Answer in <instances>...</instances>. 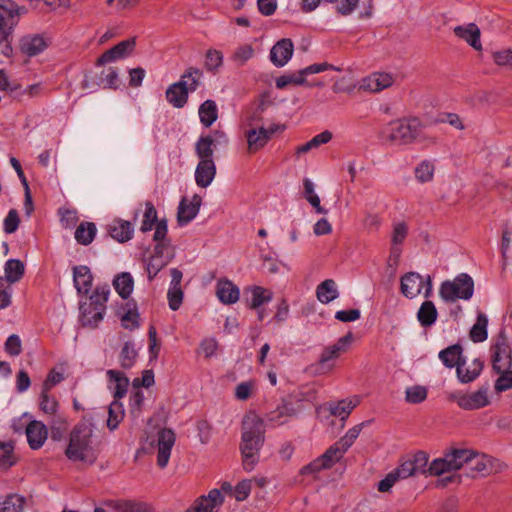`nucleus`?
Wrapping results in <instances>:
<instances>
[{
    "label": "nucleus",
    "mask_w": 512,
    "mask_h": 512,
    "mask_svg": "<svg viewBox=\"0 0 512 512\" xmlns=\"http://www.w3.org/2000/svg\"><path fill=\"white\" fill-rule=\"evenodd\" d=\"M25 499L17 494L0 499V512H23Z\"/></svg>",
    "instance_id": "49530a36"
},
{
    "label": "nucleus",
    "mask_w": 512,
    "mask_h": 512,
    "mask_svg": "<svg viewBox=\"0 0 512 512\" xmlns=\"http://www.w3.org/2000/svg\"><path fill=\"white\" fill-rule=\"evenodd\" d=\"M346 451L347 450L342 447L341 444H339V441H337L330 448H328L321 457L322 460H324L327 466L330 468L343 457Z\"/></svg>",
    "instance_id": "864d4df0"
},
{
    "label": "nucleus",
    "mask_w": 512,
    "mask_h": 512,
    "mask_svg": "<svg viewBox=\"0 0 512 512\" xmlns=\"http://www.w3.org/2000/svg\"><path fill=\"white\" fill-rule=\"evenodd\" d=\"M108 233L119 243H125L133 237L134 229L131 222L116 219L108 226Z\"/></svg>",
    "instance_id": "5701e85b"
},
{
    "label": "nucleus",
    "mask_w": 512,
    "mask_h": 512,
    "mask_svg": "<svg viewBox=\"0 0 512 512\" xmlns=\"http://www.w3.org/2000/svg\"><path fill=\"white\" fill-rule=\"evenodd\" d=\"M125 313L121 317L122 326L125 329L134 330L139 327V313L135 300H128L124 306Z\"/></svg>",
    "instance_id": "473e14b6"
},
{
    "label": "nucleus",
    "mask_w": 512,
    "mask_h": 512,
    "mask_svg": "<svg viewBox=\"0 0 512 512\" xmlns=\"http://www.w3.org/2000/svg\"><path fill=\"white\" fill-rule=\"evenodd\" d=\"M279 128L280 126L278 125H272L269 128L259 127L249 129L245 134L248 143V151L254 153L262 149Z\"/></svg>",
    "instance_id": "ddd939ff"
},
{
    "label": "nucleus",
    "mask_w": 512,
    "mask_h": 512,
    "mask_svg": "<svg viewBox=\"0 0 512 512\" xmlns=\"http://www.w3.org/2000/svg\"><path fill=\"white\" fill-rule=\"evenodd\" d=\"M392 83L393 78L390 74L373 73L362 80L360 88L365 91L379 92L390 87Z\"/></svg>",
    "instance_id": "aec40b11"
},
{
    "label": "nucleus",
    "mask_w": 512,
    "mask_h": 512,
    "mask_svg": "<svg viewBox=\"0 0 512 512\" xmlns=\"http://www.w3.org/2000/svg\"><path fill=\"white\" fill-rule=\"evenodd\" d=\"M174 444L175 434L171 429L164 428L158 432L157 465L160 468L167 466Z\"/></svg>",
    "instance_id": "2eb2a0df"
},
{
    "label": "nucleus",
    "mask_w": 512,
    "mask_h": 512,
    "mask_svg": "<svg viewBox=\"0 0 512 512\" xmlns=\"http://www.w3.org/2000/svg\"><path fill=\"white\" fill-rule=\"evenodd\" d=\"M491 351L492 368L496 373L506 371L512 367V350L504 330L499 332Z\"/></svg>",
    "instance_id": "6e6552de"
},
{
    "label": "nucleus",
    "mask_w": 512,
    "mask_h": 512,
    "mask_svg": "<svg viewBox=\"0 0 512 512\" xmlns=\"http://www.w3.org/2000/svg\"><path fill=\"white\" fill-rule=\"evenodd\" d=\"M487 325V316L482 312H478L476 322L469 332V337L474 343L483 342L487 339Z\"/></svg>",
    "instance_id": "58836bf2"
},
{
    "label": "nucleus",
    "mask_w": 512,
    "mask_h": 512,
    "mask_svg": "<svg viewBox=\"0 0 512 512\" xmlns=\"http://www.w3.org/2000/svg\"><path fill=\"white\" fill-rule=\"evenodd\" d=\"M26 13L25 7H21L12 0H0V14H3L13 21L15 16H20Z\"/></svg>",
    "instance_id": "13d9d810"
},
{
    "label": "nucleus",
    "mask_w": 512,
    "mask_h": 512,
    "mask_svg": "<svg viewBox=\"0 0 512 512\" xmlns=\"http://www.w3.org/2000/svg\"><path fill=\"white\" fill-rule=\"evenodd\" d=\"M438 311L435 304L430 301H424L418 312H417V320L419 321L422 327H431L437 320Z\"/></svg>",
    "instance_id": "c756f323"
},
{
    "label": "nucleus",
    "mask_w": 512,
    "mask_h": 512,
    "mask_svg": "<svg viewBox=\"0 0 512 512\" xmlns=\"http://www.w3.org/2000/svg\"><path fill=\"white\" fill-rule=\"evenodd\" d=\"M138 356V353L134 347V343L127 341L124 343L121 352L119 354L120 365L123 369H130Z\"/></svg>",
    "instance_id": "a18cd8bd"
},
{
    "label": "nucleus",
    "mask_w": 512,
    "mask_h": 512,
    "mask_svg": "<svg viewBox=\"0 0 512 512\" xmlns=\"http://www.w3.org/2000/svg\"><path fill=\"white\" fill-rule=\"evenodd\" d=\"M115 507L118 512H149L146 503L133 500H120Z\"/></svg>",
    "instance_id": "052dcab7"
},
{
    "label": "nucleus",
    "mask_w": 512,
    "mask_h": 512,
    "mask_svg": "<svg viewBox=\"0 0 512 512\" xmlns=\"http://www.w3.org/2000/svg\"><path fill=\"white\" fill-rule=\"evenodd\" d=\"M356 405L357 404L351 400H341L335 404L330 405V413L333 416L340 417L341 420H345L356 407Z\"/></svg>",
    "instance_id": "4d7b16f0"
},
{
    "label": "nucleus",
    "mask_w": 512,
    "mask_h": 512,
    "mask_svg": "<svg viewBox=\"0 0 512 512\" xmlns=\"http://www.w3.org/2000/svg\"><path fill=\"white\" fill-rule=\"evenodd\" d=\"M14 445L10 442H0V468L8 469L15 464L13 455Z\"/></svg>",
    "instance_id": "603ef678"
},
{
    "label": "nucleus",
    "mask_w": 512,
    "mask_h": 512,
    "mask_svg": "<svg viewBox=\"0 0 512 512\" xmlns=\"http://www.w3.org/2000/svg\"><path fill=\"white\" fill-rule=\"evenodd\" d=\"M173 255L167 256L166 259H159L158 257H150L146 270L148 279L152 281L156 275L171 261Z\"/></svg>",
    "instance_id": "bf43d9fd"
},
{
    "label": "nucleus",
    "mask_w": 512,
    "mask_h": 512,
    "mask_svg": "<svg viewBox=\"0 0 512 512\" xmlns=\"http://www.w3.org/2000/svg\"><path fill=\"white\" fill-rule=\"evenodd\" d=\"M332 133L328 130H325L321 132L320 134H317L314 136L311 140L308 142L299 145L295 149V155L299 157L302 154L308 153L312 149L318 148L319 146L323 144H327L332 139Z\"/></svg>",
    "instance_id": "c9c22d12"
},
{
    "label": "nucleus",
    "mask_w": 512,
    "mask_h": 512,
    "mask_svg": "<svg viewBox=\"0 0 512 512\" xmlns=\"http://www.w3.org/2000/svg\"><path fill=\"white\" fill-rule=\"evenodd\" d=\"M271 298H272L271 292H269L268 290H266L260 286H256L252 289V297H251L250 307L252 309H257L265 302H269L271 300Z\"/></svg>",
    "instance_id": "0e129e2a"
},
{
    "label": "nucleus",
    "mask_w": 512,
    "mask_h": 512,
    "mask_svg": "<svg viewBox=\"0 0 512 512\" xmlns=\"http://www.w3.org/2000/svg\"><path fill=\"white\" fill-rule=\"evenodd\" d=\"M369 423L370 421H365L349 429L347 433L338 440L339 444H341L342 447L348 450L359 436L362 428Z\"/></svg>",
    "instance_id": "69168bd1"
},
{
    "label": "nucleus",
    "mask_w": 512,
    "mask_h": 512,
    "mask_svg": "<svg viewBox=\"0 0 512 512\" xmlns=\"http://www.w3.org/2000/svg\"><path fill=\"white\" fill-rule=\"evenodd\" d=\"M124 418V409L121 402L114 400L108 407L107 427L113 431Z\"/></svg>",
    "instance_id": "c03bdc74"
},
{
    "label": "nucleus",
    "mask_w": 512,
    "mask_h": 512,
    "mask_svg": "<svg viewBox=\"0 0 512 512\" xmlns=\"http://www.w3.org/2000/svg\"><path fill=\"white\" fill-rule=\"evenodd\" d=\"M223 64V54L216 49H209L205 55L204 66L208 72L215 74Z\"/></svg>",
    "instance_id": "8fccbe9b"
},
{
    "label": "nucleus",
    "mask_w": 512,
    "mask_h": 512,
    "mask_svg": "<svg viewBox=\"0 0 512 512\" xmlns=\"http://www.w3.org/2000/svg\"><path fill=\"white\" fill-rule=\"evenodd\" d=\"M5 277L4 280H7V283L12 285L13 283L18 282L24 275L25 266L22 261L18 259H9L5 263Z\"/></svg>",
    "instance_id": "ea45409f"
},
{
    "label": "nucleus",
    "mask_w": 512,
    "mask_h": 512,
    "mask_svg": "<svg viewBox=\"0 0 512 512\" xmlns=\"http://www.w3.org/2000/svg\"><path fill=\"white\" fill-rule=\"evenodd\" d=\"M296 415V410L291 403L283 401L274 410L266 414V421L273 426H280Z\"/></svg>",
    "instance_id": "6ab92c4d"
},
{
    "label": "nucleus",
    "mask_w": 512,
    "mask_h": 512,
    "mask_svg": "<svg viewBox=\"0 0 512 512\" xmlns=\"http://www.w3.org/2000/svg\"><path fill=\"white\" fill-rule=\"evenodd\" d=\"M71 461L93 464L98 453L92 446V429L86 424H78L70 435L69 445L65 451Z\"/></svg>",
    "instance_id": "f03ea898"
},
{
    "label": "nucleus",
    "mask_w": 512,
    "mask_h": 512,
    "mask_svg": "<svg viewBox=\"0 0 512 512\" xmlns=\"http://www.w3.org/2000/svg\"><path fill=\"white\" fill-rule=\"evenodd\" d=\"M224 497L218 489H212L207 495H201L195 499L193 505L186 512H218L223 504Z\"/></svg>",
    "instance_id": "4468645a"
},
{
    "label": "nucleus",
    "mask_w": 512,
    "mask_h": 512,
    "mask_svg": "<svg viewBox=\"0 0 512 512\" xmlns=\"http://www.w3.org/2000/svg\"><path fill=\"white\" fill-rule=\"evenodd\" d=\"M454 34L467 42L475 50L480 51L482 49L480 40L481 33L476 24L470 23L466 26H456L454 28Z\"/></svg>",
    "instance_id": "412c9836"
},
{
    "label": "nucleus",
    "mask_w": 512,
    "mask_h": 512,
    "mask_svg": "<svg viewBox=\"0 0 512 512\" xmlns=\"http://www.w3.org/2000/svg\"><path fill=\"white\" fill-rule=\"evenodd\" d=\"M136 46L135 38H129L121 41L112 48L106 50L96 60V66H102L107 63L114 62L118 59H123L132 54Z\"/></svg>",
    "instance_id": "f8f14e48"
},
{
    "label": "nucleus",
    "mask_w": 512,
    "mask_h": 512,
    "mask_svg": "<svg viewBox=\"0 0 512 512\" xmlns=\"http://www.w3.org/2000/svg\"><path fill=\"white\" fill-rule=\"evenodd\" d=\"M216 175V165L213 160L199 161L195 170L196 184L201 188L208 187Z\"/></svg>",
    "instance_id": "4be33fe9"
},
{
    "label": "nucleus",
    "mask_w": 512,
    "mask_h": 512,
    "mask_svg": "<svg viewBox=\"0 0 512 512\" xmlns=\"http://www.w3.org/2000/svg\"><path fill=\"white\" fill-rule=\"evenodd\" d=\"M97 233V227L93 222H81L75 230V240L77 243L87 246L94 240Z\"/></svg>",
    "instance_id": "f704fd0d"
},
{
    "label": "nucleus",
    "mask_w": 512,
    "mask_h": 512,
    "mask_svg": "<svg viewBox=\"0 0 512 512\" xmlns=\"http://www.w3.org/2000/svg\"><path fill=\"white\" fill-rule=\"evenodd\" d=\"M451 399L455 400L457 405L464 410H477L487 406L490 401L488 398V387H480L471 394H453Z\"/></svg>",
    "instance_id": "9b49d317"
},
{
    "label": "nucleus",
    "mask_w": 512,
    "mask_h": 512,
    "mask_svg": "<svg viewBox=\"0 0 512 512\" xmlns=\"http://www.w3.org/2000/svg\"><path fill=\"white\" fill-rule=\"evenodd\" d=\"M409 460L412 463V466L415 468L416 474L428 473L429 457L426 452L418 451Z\"/></svg>",
    "instance_id": "338daca9"
},
{
    "label": "nucleus",
    "mask_w": 512,
    "mask_h": 512,
    "mask_svg": "<svg viewBox=\"0 0 512 512\" xmlns=\"http://www.w3.org/2000/svg\"><path fill=\"white\" fill-rule=\"evenodd\" d=\"M467 468L469 472L467 475L476 478L478 476H485L489 474L491 468L489 466V459L485 455H480L474 451V456L470 457Z\"/></svg>",
    "instance_id": "c85d7f7f"
},
{
    "label": "nucleus",
    "mask_w": 512,
    "mask_h": 512,
    "mask_svg": "<svg viewBox=\"0 0 512 512\" xmlns=\"http://www.w3.org/2000/svg\"><path fill=\"white\" fill-rule=\"evenodd\" d=\"M316 296L323 304H328L338 298L339 292L337 290L336 282L333 279H326L321 282L317 286Z\"/></svg>",
    "instance_id": "2f4dec72"
},
{
    "label": "nucleus",
    "mask_w": 512,
    "mask_h": 512,
    "mask_svg": "<svg viewBox=\"0 0 512 512\" xmlns=\"http://www.w3.org/2000/svg\"><path fill=\"white\" fill-rule=\"evenodd\" d=\"M27 441L31 449H39L48 436L46 426L37 420L31 421L26 427Z\"/></svg>",
    "instance_id": "a211bd4d"
},
{
    "label": "nucleus",
    "mask_w": 512,
    "mask_h": 512,
    "mask_svg": "<svg viewBox=\"0 0 512 512\" xmlns=\"http://www.w3.org/2000/svg\"><path fill=\"white\" fill-rule=\"evenodd\" d=\"M113 286L121 298L127 299L133 291V277L128 272H122L114 278Z\"/></svg>",
    "instance_id": "4c0bfd02"
},
{
    "label": "nucleus",
    "mask_w": 512,
    "mask_h": 512,
    "mask_svg": "<svg viewBox=\"0 0 512 512\" xmlns=\"http://www.w3.org/2000/svg\"><path fill=\"white\" fill-rule=\"evenodd\" d=\"M434 171V164L431 161L424 160L416 166L414 173L419 182L426 183L433 179Z\"/></svg>",
    "instance_id": "3c124183"
},
{
    "label": "nucleus",
    "mask_w": 512,
    "mask_h": 512,
    "mask_svg": "<svg viewBox=\"0 0 512 512\" xmlns=\"http://www.w3.org/2000/svg\"><path fill=\"white\" fill-rule=\"evenodd\" d=\"M271 104L272 102L269 100L268 96L261 95L246 117L247 124L251 127L260 124L263 121L264 112Z\"/></svg>",
    "instance_id": "72a5a7b5"
},
{
    "label": "nucleus",
    "mask_w": 512,
    "mask_h": 512,
    "mask_svg": "<svg viewBox=\"0 0 512 512\" xmlns=\"http://www.w3.org/2000/svg\"><path fill=\"white\" fill-rule=\"evenodd\" d=\"M254 55V49L250 44H244L235 49L231 55V60L237 66H243Z\"/></svg>",
    "instance_id": "6e6d98bb"
},
{
    "label": "nucleus",
    "mask_w": 512,
    "mask_h": 512,
    "mask_svg": "<svg viewBox=\"0 0 512 512\" xmlns=\"http://www.w3.org/2000/svg\"><path fill=\"white\" fill-rule=\"evenodd\" d=\"M145 212L141 224V231L148 232L151 231L154 225L157 223V211L154 205L151 202H146L145 204Z\"/></svg>",
    "instance_id": "680f3d73"
},
{
    "label": "nucleus",
    "mask_w": 512,
    "mask_h": 512,
    "mask_svg": "<svg viewBox=\"0 0 512 512\" xmlns=\"http://www.w3.org/2000/svg\"><path fill=\"white\" fill-rule=\"evenodd\" d=\"M214 146L207 136H201L195 143V152L200 161L213 160Z\"/></svg>",
    "instance_id": "de8ad7c7"
},
{
    "label": "nucleus",
    "mask_w": 512,
    "mask_h": 512,
    "mask_svg": "<svg viewBox=\"0 0 512 512\" xmlns=\"http://www.w3.org/2000/svg\"><path fill=\"white\" fill-rule=\"evenodd\" d=\"M483 369V362L480 359H475L471 365L466 367V359L457 367V377L461 383H470L474 381Z\"/></svg>",
    "instance_id": "bb28decb"
},
{
    "label": "nucleus",
    "mask_w": 512,
    "mask_h": 512,
    "mask_svg": "<svg viewBox=\"0 0 512 512\" xmlns=\"http://www.w3.org/2000/svg\"><path fill=\"white\" fill-rule=\"evenodd\" d=\"M474 293V281L471 276L461 273L453 280L443 281L440 285L439 296L446 303L458 299L469 300Z\"/></svg>",
    "instance_id": "39448f33"
},
{
    "label": "nucleus",
    "mask_w": 512,
    "mask_h": 512,
    "mask_svg": "<svg viewBox=\"0 0 512 512\" xmlns=\"http://www.w3.org/2000/svg\"><path fill=\"white\" fill-rule=\"evenodd\" d=\"M463 348L460 344H454L451 346H448L447 348L441 350L439 352V359L442 361V363L448 367H458L459 364H462V362L465 360V358L462 355Z\"/></svg>",
    "instance_id": "cd10ccee"
},
{
    "label": "nucleus",
    "mask_w": 512,
    "mask_h": 512,
    "mask_svg": "<svg viewBox=\"0 0 512 512\" xmlns=\"http://www.w3.org/2000/svg\"><path fill=\"white\" fill-rule=\"evenodd\" d=\"M202 204V198L198 194L193 195L191 200L183 197L178 206L177 221L183 226L191 222L198 214Z\"/></svg>",
    "instance_id": "dca6fc26"
},
{
    "label": "nucleus",
    "mask_w": 512,
    "mask_h": 512,
    "mask_svg": "<svg viewBox=\"0 0 512 512\" xmlns=\"http://www.w3.org/2000/svg\"><path fill=\"white\" fill-rule=\"evenodd\" d=\"M201 77L200 69L187 68L180 80L167 88L165 95L168 103L175 108H183L188 101L189 92H194L199 87Z\"/></svg>",
    "instance_id": "7ed1b4c3"
},
{
    "label": "nucleus",
    "mask_w": 512,
    "mask_h": 512,
    "mask_svg": "<svg viewBox=\"0 0 512 512\" xmlns=\"http://www.w3.org/2000/svg\"><path fill=\"white\" fill-rule=\"evenodd\" d=\"M423 288L424 297L428 299L431 297L433 290L430 275L423 277L417 272H408L401 277L400 289L405 297L412 299L418 296Z\"/></svg>",
    "instance_id": "423d86ee"
},
{
    "label": "nucleus",
    "mask_w": 512,
    "mask_h": 512,
    "mask_svg": "<svg viewBox=\"0 0 512 512\" xmlns=\"http://www.w3.org/2000/svg\"><path fill=\"white\" fill-rule=\"evenodd\" d=\"M327 70H335V71H341L342 69L340 67H336L329 63H315L310 66H307L304 69L299 70L298 72L289 73L282 75L278 77L275 81L276 87L278 89H284L290 84L293 85H304L306 84V75L309 74H316L320 72H324Z\"/></svg>",
    "instance_id": "1a4fd4ad"
},
{
    "label": "nucleus",
    "mask_w": 512,
    "mask_h": 512,
    "mask_svg": "<svg viewBox=\"0 0 512 512\" xmlns=\"http://www.w3.org/2000/svg\"><path fill=\"white\" fill-rule=\"evenodd\" d=\"M454 471L451 462L448 459L447 452L444 453L443 457L434 459L428 466V473L433 476H440L444 473Z\"/></svg>",
    "instance_id": "09e8293b"
},
{
    "label": "nucleus",
    "mask_w": 512,
    "mask_h": 512,
    "mask_svg": "<svg viewBox=\"0 0 512 512\" xmlns=\"http://www.w3.org/2000/svg\"><path fill=\"white\" fill-rule=\"evenodd\" d=\"M448 459L451 462L453 470H459L464 465L468 466L471 456H474V451L469 449H451L447 452Z\"/></svg>",
    "instance_id": "79ce46f5"
},
{
    "label": "nucleus",
    "mask_w": 512,
    "mask_h": 512,
    "mask_svg": "<svg viewBox=\"0 0 512 512\" xmlns=\"http://www.w3.org/2000/svg\"><path fill=\"white\" fill-rule=\"evenodd\" d=\"M48 390H44L42 389V393H41V396H40V409L45 413V414H48V415H56V412L58 411V401L54 398V397H51L49 394H48Z\"/></svg>",
    "instance_id": "e2e57ef3"
},
{
    "label": "nucleus",
    "mask_w": 512,
    "mask_h": 512,
    "mask_svg": "<svg viewBox=\"0 0 512 512\" xmlns=\"http://www.w3.org/2000/svg\"><path fill=\"white\" fill-rule=\"evenodd\" d=\"M265 441L264 420L255 413L247 414L242 421L240 451L243 468L252 471L259 461V452Z\"/></svg>",
    "instance_id": "f257e3e1"
},
{
    "label": "nucleus",
    "mask_w": 512,
    "mask_h": 512,
    "mask_svg": "<svg viewBox=\"0 0 512 512\" xmlns=\"http://www.w3.org/2000/svg\"><path fill=\"white\" fill-rule=\"evenodd\" d=\"M294 51V45L291 39L283 38L275 43L270 50V61L276 67L285 66L291 59Z\"/></svg>",
    "instance_id": "f3484780"
},
{
    "label": "nucleus",
    "mask_w": 512,
    "mask_h": 512,
    "mask_svg": "<svg viewBox=\"0 0 512 512\" xmlns=\"http://www.w3.org/2000/svg\"><path fill=\"white\" fill-rule=\"evenodd\" d=\"M107 376L110 381L115 383L114 388V398L115 400H119L125 396L127 392V388L129 386V379L123 372L110 369L107 371Z\"/></svg>",
    "instance_id": "a19ab883"
},
{
    "label": "nucleus",
    "mask_w": 512,
    "mask_h": 512,
    "mask_svg": "<svg viewBox=\"0 0 512 512\" xmlns=\"http://www.w3.org/2000/svg\"><path fill=\"white\" fill-rule=\"evenodd\" d=\"M48 44L40 35H27L20 40L21 51L30 56H36L47 48Z\"/></svg>",
    "instance_id": "393cba45"
},
{
    "label": "nucleus",
    "mask_w": 512,
    "mask_h": 512,
    "mask_svg": "<svg viewBox=\"0 0 512 512\" xmlns=\"http://www.w3.org/2000/svg\"><path fill=\"white\" fill-rule=\"evenodd\" d=\"M20 224V217L18 211L16 209H11L3 222V229L5 233L12 234L14 233Z\"/></svg>",
    "instance_id": "774afa93"
},
{
    "label": "nucleus",
    "mask_w": 512,
    "mask_h": 512,
    "mask_svg": "<svg viewBox=\"0 0 512 512\" xmlns=\"http://www.w3.org/2000/svg\"><path fill=\"white\" fill-rule=\"evenodd\" d=\"M109 294L108 285L98 286L89 300L80 304V323L83 327L96 328L102 321Z\"/></svg>",
    "instance_id": "20e7f679"
},
{
    "label": "nucleus",
    "mask_w": 512,
    "mask_h": 512,
    "mask_svg": "<svg viewBox=\"0 0 512 512\" xmlns=\"http://www.w3.org/2000/svg\"><path fill=\"white\" fill-rule=\"evenodd\" d=\"M218 299L224 304H234L239 300V289L230 280H219L216 285Z\"/></svg>",
    "instance_id": "a878e982"
},
{
    "label": "nucleus",
    "mask_w": 512,
    "mask_h": 512,
    "mask_svg": "<svg viewBox=\"0 0 512 512\" xmlns=\"http://www.w3.org/2000/svg\"><path fill=\"white\" fill-rule=\"evenodd\" d=\"M427 388L421 385L408 387L405 391V400L410 404H419L427 398Z\"/></svg>",
    "instance_id": "5fc2aeb1"
},
{
    "label": "nucleus",
    "mask_w": 512,
    "mask_h": 512,
    "mask_svg": "<svg viewBox=\"0 0 512 512\" xmlns=\"http://www.w3.org/2000/svg\"><path fill=\"white\" fill-rule=\"evenodd\" d=\"M93 276L87 266L80 265L73 268V282L79 294H87L92 288Z\"/></svg>",
    "instance_id": "b1692460"
},
{
    "label": "nucleus",
    "mask_w": 512,
    "mask_h": 512,
    "mask_svg": "<svg viewBox=\"0 0 512 512\" xmlns=\"http://www.w3.org/2000/svg\"><path fill=\"white\" fill-rule=\"evenodd\" d=\"M421 131V122L417 118L398 120L391 123L390 139L402 144L414 141Z\"/></svg>",
    "instance_id": "9d476101"
},
{
    "label": "nucleus",
    "mask_w": 512,
    "mask_h": 512,
    "mask_svg": "<svg viewBox=\"0 0 512 512\" xmlns=\"http://www.w3.org/2000/svg\"><path fill=\"white\" fill-rule=\"evenodd\" d=\"M200 122L205 127H210L218 118V109L214 100L204 101L198 110Z\"/></svg>",
    "instance_id": "e433bc0d"
},
{
    "label": "nucleus",
    "mask_w": 512,
    "mask_h": 512,
    "mask_svg": "<svg viewBox=\"0 0 512 512\" xmlns=\"http://www.w3.org/2000/svg\"><path fill=\"white\" fill-rule=\"evenodd\" d=\"M352 340L353 334L349 332L340 337L335 344L325 347L316 364V370L321 373L331 371L334 368V364L331 361L336 360L341 354L347 352Z\"/></svg>",
    "instance_id": "0eeeda50"
},
{
    "label": "nucleus",
    "mask_w": 512,
    "mask_h": 512,
    "mask_svg": "<svg viewBox=\"0 0 512 512\" xmlns=\"http://www.w3.org/2000/svg\"><path fill=\"white\" fill-rule=\"evenodd\" d=\"M16 24L14 21L8 23L4 18H0V45H2V54L10 57L13 53L12 48V31Z\"/></svg>",
    "instance_id": "7c9ffc66"
},
{
    "label": "nucleus",
    "mask_w": 512,
    "mask_h": 512,
    "mask_svg": "<svg viewBox=\"0 0 512 512\" xmlns=\"http://www.w3.org/2000/svg\"><path fill=\"white\" fill-rule=\"evenodd\" d=\"M408 234V226L405 222H399L396 223L393 227L392 232V248H391V254L395 257H398L400 255V249L397 247L398 245L402 244L404 240L406 239Z\"/></svg>",
    "instance_id": "37998d69"
}]
</instances>
